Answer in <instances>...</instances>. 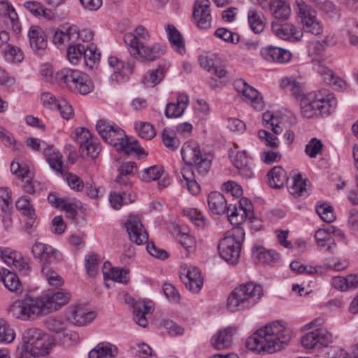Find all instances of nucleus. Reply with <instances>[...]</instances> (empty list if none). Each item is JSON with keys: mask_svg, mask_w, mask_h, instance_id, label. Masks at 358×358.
Listing matches in <instances>:
<instances>
[{"mask_svg": "<svg viewBox=\"0 0 358 358\" xmlns=\"http://www.w3.org/2000/svg\"><path fill=\"white\" fill-rule=\"evenodd\" d=\"M135 129L143 138L150 140L155 136L153 127L148 122H137L135 123Z\"/></svg>", "mask_w": 358, "mask_h": 358, "instance_id": "nucleus-55", "label": "nucleus"}, {"mask_svg": "<svg viewBox=\"0 0 358 358\" xmlns=\"http://www.w3.org/2000/svg\"><path fill=\"white\" fill-rule=\"evenodd\" d=\"M324 322V319L319 317L304 326L306 329H313L301 338V344L305 348L312 349L317 345L327 346L332 343V334L323 327Z\"/></svg>", "mask_w": 358, "mask_h": 358, "instance_id": "nucleus-7", "label": "nucleus"}, {"mask_svg": "<svg viewBox=\"0 0 358 358\" xmlns=\"http://www.w3.org/2000/svg\"><path fill=\"white\" fill-rule=\"evenodd\" d=\"M336 100L327 90L310 93L300 101L301 114L305 117L327 116L335 108Z\"/></svg>", "mask_w": 358, "mask_h": 358, "instance_id": "nucleus-4", "label": "nucleus"}, {"mask_svg": "<svg viewBox=\"0 0 358 358\" xmlns=\"http://www.w3.org/2000/svg\"><path fill=\"white\" fill-rule=\"evenodd\" d=\"M20 178L24 182L23 185L24 190L29 194H34L36 192V185L38 183L36 180H33L34 173L32 171H24L20 174Z\"/></svg>", "mask_w": 358, "mask_h": 358, "instance_id": "nucleus-58", "label": "nucleus"}, {"mask_svg": "<svg viewBox=\"0 0 358 358\" xmlns=\"http://www.w3.org/2000/svg\"><path fill=\"white\" fill-rule=\"evenodd\" d=\"M85 46L80 43L69 46L67 50V57L73 64H76L78 60L83 57Z\"/></svg>", "mask_w": 358, "mask_h": 358, "instance_id": "nucleus-57", "label": "nucleus"}, {"mask_svg": "<svg viewBox=\"0 0 358 358\" xmlns=\"http://www.w3.org/2000/svg\"><path fill=\"white\" fill-rule=\"evenodd\" d=\"M307 180L303 179L300 173L295 174L292 178V183L288 187L289 193L294 196H300L307 192Z\"/></svg>", "mask_w": 358, "mask_h": 358, "instance_id": "nucleus-41", "label": "nucleus"}, {"mask_svg": "<svg viewBox=\"0 0 358 358\" xmlns=\"http://www.w3.org/2000/svg\"><path fill=\"white\" fill-rule=\"evenodd\" d=\"M245 231L237 227L227 231L220 241L217 248L220 257L231 264H236L240 257Z\"/></svg>", "mask_w": 358, "mask_h": 358, "instance_id": "nucleus-6", "label": "nucleus"}, {"mask_svg": "<svg viewBox=\"0 0 358 358\" xmlns=\"http://www.w3.org/2000/svg\"><path fill=\"white\" fill-rule=\"evenodd\" d=\"M15 338L14 329L3 320L0 319V343H11Z\"/></svg>", "mask_w": 358, "mask_h": 358, "instance_id": "nucleus-45", "label": "nucleus"}, {"mask_svg": "<svg viewBox=\"0 0 358 358\" xmlns=\"http://www.w3.org/2000/svg\"><path fill=\"white\" fill-rule=\"evenodd\" d=\"M0 22L15 34L21 31V24L14 7L6 0L0 1Z\"/></svg>", "mask_w": 358, "mask_h": 358, "instance_id": "nucleus-14", "label": "nucleus"}, {"mask_svg": "<svg viewBox=\"0 0 358 358\" xmlns=\"http://www.w3.org/2000/svg\"><path fill=\"white\" fill-rule=\"evenodd\" d=\"M324 147L322 141L317 138H312L305 146V153L310 158H315Z\"/></svg>", "mask_w": 358, "mask_h": 358, "instance_id": "nucleus-54", "label": "nucleus"}, {"mask_svg": "<svg viewBox=\"0 0 358 358\" xmlns=\"http://www.w3.org/2000/svg\"><path fill=\"white\" fill-rule=\"evenodd\" d=\"M181 155L185 165L181 170L180 178L182 186L187 187L194 195L200 192V186L196 180L194 170L199 176H204L209 171L211 160L202 155L199 144L195 141H187L182 147Z\"/></svg>", "mask_w": 358, "mask_h": 358, "instance_id": "nucleus-3", "label": "nucleus"}, {"mask_svg": "<svg viewBox=\"0 0 358 358\" xmlns=\"http://www.w3.org/2000/svg\"><path fill=\"white\" fill-rule=\"evenodd\" d=\"M108 132L104 141L113 146L117 152L125 155L134 153L138 155L144 152L143 149L137 141H131L125 134L124 131L120 127L114 126L108 130Z\"/></svg>", "mask_w": 358, "mask_h": 358, "instance_id": "nucleus-9", "label": "nucleus"}, {"mask_svg": "<svg viewBox=\"0 0 358 358\" xmlns=\"http://www.w3.org/2000/svg\"><path fill=\"white\" fill-rule=\"evenodd\" d=\"M22 340V353L29 354L35 357L49 353L51 342L49 336L41 329L29 328L24 330Z\"/></svg>", "mask_w": 358, "mask_h": 358, "instance_id": "nucleus-5", "label": "nucleus"}, {"mask_svg": "<svg viewBox=\"0 0 358 358\" xmlns=\"http://www.w3.org/2000/svg\"><path fill=\"white\" fill-rule=\"evenodd\" d=\"M169 64L163 62L156 69L149 70L145 75L143 83L147 87H153L160 83L166 76Z\"/></svg>", "mask_w": 358, "mask_h": 358, "instance_id": "nucleus-27", "label": "nucleus"}, {"mask_svg": "<svg viewBox=\"0 0 358 358\" xmlns=\"http://www.w3.org/2000/svg\"><path fill=\"white\" fill-rule=\"evenodd\" d=\"M189 97L185 94H179L177 102H171L166 105L165 115L169 117H178L181 116L187 108Z\"/></svg>", "mask_w": 358, "mask_h": 358, "instance_id": "nucleus-31", "label": "nucleus"}, {"mask_svg": "<svg viewBox=\"0 0 358 358\" xmlns=\"http://www.w3.org/2000/svg\"><path fill=\"white\" fill-rule=\"evenodd\" d=\"M271 30L278 38L291 41H299L303 36L301 30L291 23H279L273 22Z\"/></svg>", "mask_w": 358, "mask_h": 358, "instance_id": "nucleus-20", "label": "nucleus"}, {"mask_svg": "<svg viewBox=\"0 0 358 358\" xmlns=\"http://www.w3.org/2000/svg\"><path fill=\"white\" fill-rule=\"evenodd\" d=\"M96 317V313L85 303H73L66 310V320L78 327L90 324Z\"/></svg>", "mask_w": 358, "mask_h": 358, "instance_id": "nucleus-10", "label": "nucleus"}, {"mask_svg": "<svg viewBox=\"0 0 358 358\" xmlns=\"http://www.w3.org/2000/svg\"><path fill=\"white\" fill-rule=\"evenodd\" d=\"M318 71L322 76L325 83L331 85H335L338 87H343L345 85V82L338 78L332 70L327 66H321L319 67Z\"/></svg>", "mask_w": 358, "mask_h": 358, "instance_id": "nucleus-43", "label": "nucleus"}, {"mask_svg": "<svg viewBox=\"0 0 358 358\" xmlns=\"http://www.w3.org/2000/svg\"><path fill=\"white\" fill-rule=\"evenodd\" d=\"M262 296L263 292H230L227 307L231 311L249 308L255 305Z\"/></svg>", "mask_w": 358, "mask_h": 358, "instance_id": "nucleus-12", "label": "nucleus"}, {"mask_svg": "<svg viewBox=\"0 0 358 358\" xmlns=\"http://www.w3.org/2000/svg\"><path fill=\"white\" fill-rule=\"evenodd\" d=\"M193 17L199 29H207L210 27L212 17L209 0H196L194 4Z\"/></svg>", "mask_w": 358, "mask_h": 358, "instance_id": "nucleus-17", "label": "nucleus"}, {"mask_svg": "<svg viewBox=\"0 0 358 358\" xmlns=\"http://www.w3.org/2000/svg\"><path fill=\"white\" fill-rule=\"evenodd\" d=\"M268 8L271 15L278 20H287L291 13L289 5L285 0H270Z\"/></svg>", "mask_w": 358, "mask_h": 358, "instance_id": "nucleus-32", "label": "nucleus"}, {"mask_svg": "<svg viewBox=\"0 0 358 358\" xmlns=\"http://www.w3.org/2000/svg\"><path fill=\"white\" fill-rule=\"evenodd\" d=\"M125 226L131 241L139 245L148 243V234L139 220L129 217L125 222Z\"/></svg>", "mask_w": 358, "mask_h": 358, "instance_id": "nucleus-21", "label": "nucleus"}, {"mask_svg": "<svg viewBox=\"0 0 358 358\" xmlns=\"http://www.w3.org/2000/svg\"><path fill=\"white\" fill-rule=\"evenodd\" d=\"M71 138L80 145H85L88 143L93 138L90 131L84 127L76 128L71 135Z\"/></svg>", "mask_w": 358, "mask_h": 358, "instance_id": "nucleus-49", "label": "nucleus"}, {"mask_svg": "<svg viewBox=\"0 0 358 358\" xmlns=\"http://www.w3.org/2000/svg\"><path fill=\"white\" fill-rule=\"evenodd\" d=\"M291 339V331L281 320L273 321L257 330L245 342L253 352L273 353L285 348Z\"/></svg>", "mask_w": 358, "mask_h": 358, "instance_id": "nucleus-2", "label": "nucleus"}, {"mask_svg": "<svg viewBox=\"0 0 358 358\" xmlns=\"http://www.w3.org/2000/svg\"><path fill=\"white\" fill-rule=\"evenodd\" d=\"M184 271L185 273H181L180 279L187 289L200 290L202 288L203 280L199 270L196 267L189 266L186 271L184 268Z\"/></svg>", "mask_w": 358, "mask_h": 358, "instance_id": "nucleus-26", "label": "nucleus"}, {"mask_svg": "<svg viewBox=\"0 0 358 358\" xmlns=\"http://www.w3.org/2000/svg\"><path fill=\"white\" fill-rule=\"evenodd\" d=\"M47 328L55 333H61L65 331L66 324L60 319L50 317L45 321Z\"/></svg>", "mask_w": 358, "mask_h": 358, "instance_id": "nucleus-63", "label": "nucleus"}, {"mask_svg": "<svg viewBox=\"0 0 358 358\" xmlns=\"http://www.w3.org/2000/svg\"><path fill=\"white\" fill-rule=\"evenodd\" d=\"M81 155L83 157H89L92 159H96L101 151L100 143L92 138L88 143L85 145H81V149H80Z\"/></svg>", "mask_w": 358, "mask_h": 358, "instance_id": "nucleus-47", "label": "nucleus"}, {"mask_svg": "<svg viewBox=\"0 0 358 358\" xmlns=\"http://www.w3.org/2000/svg\"><path fill=\"white\" fill-rule=\"evenodd\" d=\"M28 36L30 46L34 52L43 50L47 48L45 34L41 27L31 26L28 31Z\"/></svg>", "mask_w": 358, "mask_h": 358, "instance_id": "nucleus-29", "label": "nucleus"}, {"mask_svg": "<svg viewBox=\"0 0 358 358\" xmlns=\"http://www.w3.org/2000/svg\"><path fill=\"white\" fill-rule=\"evenodd\" d=\"M233 329L227 327L218 331L211 338V344L217 350L228 349L232 345Z\"/></svg>", "mask_w": 358, "mask_h": 358, "instance_id": "nucleus-28", "label": "nucleus"}, {"mask_svg": "<svg viewBox=\"0 0 358 358\" xmlns=\"http://www.w3.org/2000/svg\"><path fill=\"white\" fill-rule=\"evenodd\" d=\"M117 299L134 308V320L137 324L143 328L148 326V317L155 308L152 300L144 299L136 301L128 292H120Z\"/></svg>", "mask_w": 358, "mask_h": 358, "instance_id": "nucleus-8", "label": "nucleus"}, {"mask_svg": "<svg viewBox=\"0 0 358 358\" xmlns=\"http://www.w3.org/2000/svg\"><path fill=\"white\" fill-rule=\"evenodd\" d=\"M231 162L243 178H250L252 176L253 172L248 165V159L245 151L237 152L236 155L231 157Z\"/></svg>", "mask_w": 358, "mask_h": 358, "instance_id": "nucleus-35", "label": "nucleus"}, {"mask_svg": "<svg viewBox=\"0 0 358 358\" xmlns=\"http://www.w3.org/2000/svg\"><path fill=\"white\" fill-rule=\"evenodd\" d=\"M269 185L273 188H281L287 183L288 176L281 166H275L268 173Z\"/></svg>", "mask_w": 358, "mask_h": 358, "instance_id": "nucleus-36", "label": "nucleus"}, {"mask_svg": "<svg viewBox=\"0 0 358 358\" xmlns=\"http://www.w3.org/2000/svg\"><path fill=\"white\" fill-rule=\"evenodd\" d=\"M234 87L238 92L241 93L248 101H250L255 109L262 110L264 108V103L262 98L259 96V92L250 86L244 80H236Z\"/></svg>", "mask_w": 358, "mask_h": 358, "instance_id": "nucleus-19", "label": "nucleus"}, {"mask_svg": "<svg viewBox=\"0 0 358 358\" xmlns=\"http://www.w3.org/2000/svg\"><path fill=\"white\" fill-rule=\"evenodd\" d=\"M228 217L231 224L238 225L242 224L247 219L252 220L254 217H250L248 215L247 212L243 210L240 211L239 208L234 206L231 213H229Z\"/></svg>", "mask_w": 358, "mask_h": 358, "instance_id": "nucleus-56", "label": "nucleus"}, {"mask_svg": "<svg viewBox=\"0 0 358 358\" xmlns=\"http://www.w3.org/2000/svg\"><path fill=\"white\" fill-rule=\"evenodd\" d=\"M214 36L227 43L236 44L240 41V36L237 33L231 31L230 30L220 27L215 30Z\"/></svg>", "mask_w": 358, "mask_h": 358, "instance_id": "nucleus-50", "label": "nucleus"}, {"mask_svg": "<svg viewBox=\"0 0 358 358\" xmlns=\"http://www.w3.org/2000/svg\"><path fill=\"white\" fill-rule=\"evenodd\" d=\"M42 273L45 275L50 285L58 287L63 285L64 280L62 278L57 274L55 271H52L51 268L43 266Z\"/></svg>", "mask_w": 358, "mask_h": 358, "instance_id": "nucleus-59", "label": "nucleus"}, {"mask_svg": "<svg viewBox=\"0 0 358 358\" xmlns=\"http://www.w3.org/2000/svg\"><path fill=\"white\" fill-rule=\"evenodd\" d=\"M299 17L303 31L313 35H320L323 31V26L316 17V12L303 1H297Z\"/></svg>", "mask_w": 358, "mask_h": 358, "instance_id": "nucleus-11", "label": "nucleus"}, {"mask_svg": "<svg viewBox=\"0 0 358 358\" xmlns=\"http://www.w3.org/2000/svg\"><path fill=\"white\" fill-rule=\"evenodd\" d=\"M260 53L268 62L284 64L292 59V54L289 50L273 45L262 48Z\"/></svg>", "mask_w": 358, "mask_h": 358, "instance_id": "nucleus-22", "label": "nucleus"}, {"mask_svg": "<svg viewBox=\"0 0 358 358\" xmlns=\"http://www.w3.org/2000/svg\"><path fill=\"white\" fill-rule=\"evenodd\" d=\"M4 57L7 61L21 62L24 59V54L20 48L9 44L4 49Z\"/></svg>", "mask_w": 358, "mask_h": 358, "instance_id": "nucleus-52", "label": "nucleus"}, {"mask_svg": "<svg viewBox=\"0 0 358 358\" xmlns=\"http://www.w3.org/2000/svg\"><path fill=\"white\" fill-rule=\"evenodd\" d=\"M102 273L105 287L112 288V284L119 282L126 284L129 281V272L127 269L113 267L109 262H104L102 266Z\"/></svg>", "mask_w": 358, "mask_h": 358, "instance_id": "nucleus-16", "label": "nucleus"}, {"mask_svg": "<svg viewBox=\"0 0 358 358\" xmlns=\"http://www.w3.org/2000/svg\"><path fill=\"white\" fill-rule=\"evenodd\" d=\"M130 349L133 353L141 358H148L152 355V349L146 343H135L130 345Z\"/></svg>", "mask_w": 358, "mask_h": 358, "instance_id": "nucleus-61", "label": "nucleus"}, {"mask_svg": "<svg viewBox=\"0 0 358 358\" xmlns=\"http://www.w3.org/2000/svg\"><path fill=\"white\" fill-rule=\"evenodd\" d=\"M208 205L210 210L215 215L229 213L231 206H228L224 196L218 192H212L208 196Z\"/></svg>", "mask_w": 358, "mask_h": 358, "instance_id": "nucleus-25", "label": "nucleus"}, {"mask_svg": "<svg viewBox=\"0 0 358 358\" xmlns=\"http://www.w3.org/2000/svg\"><path fill=\"white\" fill-rule=\"evenodd\" d=\"M150 34L148 30L143 25L137 26L133 33H127L124 36V41L127 49L138 47L144 41H150Z\"/></svg>", "mask_w": 358, "mask_h": 358, "instance_id": "nucleus-23", "label": "nucleus"}, {"mask_svg": "<svg viewBox=\"0 0 358 358\" xmlns=\"http://www.w3.org/2000/svg\"><path fill=\"white\" fill-rule=\"evenodd\" d=\"M45 250L44 253H43L39 259H41L43 264V266L49 267V265L55 263L57 260L59 252L50 245L48 248H45Z\"/></svg>", "mask_w": 358, "mask_h": 358, "instance_id": "nucleus-60", "label": "nucleus"}, {"mask_svg": "<svg viewBox=\"0 0 358 358\" xmlns=\"http://www.w3.org/2000/svg\"><path fill=\"white\" fill-rule=\"evenodd\" d=\"M248 20L251 30L257 34H261L265 29V17L255 10L248 13Z\"/></svg>", "mask_w": 358, "mask_h": 358, "instance_id": "nucleus-39", "label": "nucleus"}, {"mask_svg": "<svg viewBox=\"0 0 358 358\" xmlns=\"http://www.w3.org/2000/svg\"><path fill=\"white\" fill-rule=\"evenodd\" d=\"M184 215L187 217L195 225L201 227L205 224V217L202 213L194 208L183 210Z\"/></svg>", "mask_w": 358, "mask_h": 358, "instance_id": "nucleus-62", "label": "nucleus"}, {"mask_svg": "<svg viewBox=\"0 0 358 358\" xmlns=\"http://www.w3.org/2000/svg\"><path fill=\"white\" fill-rule=\"evenodd\" d=\"M1 280L8 291H22V284L17 275L10 271H5L2 275Z\"/></svg>", "mask_w": 358, "mask_h": 358, "instance_id": "nucleus-42", "label": "nucleus"}, {"mask_svg": "<svg viewBox=\"0 0 358 358\" xmlns=\"http://www.w3.org/2000/svg\"><path fill=\"white\" fill-rule=\"evenodd\" d=\"M164 170L162 167L158 166H152L147 169H144L140 175L141 180L146 182L157 180L162 176Z\"/></svg>", "mask_w": 358, "mask_h": 358, "instance_id": "nucleus-48", "label": "nucleus"}, {"mask_svg": "<svg viewBox=\"0 0 358 358\" xmlns=\"http://www.w3.org/2000/svg\"><path fill=\"white\" fill-rule=\"evenodd\" d=\"M73 90H77L81 94H87L94 90V84L90 76L83 72L78 71Z\"/></svg>", "mask_w": 358, "mask_h": 358, "instance_id": "nucleus-38", "label": "nucleus"}, {"mask_svg": "<svg viewBox=\"0 0 358 358\" xmlns=\"http://www.w3.org/2000/svg\"><path fill=\"white\" fill-rule=\"evenodd\" d=\"M258 136L260 139L264 141V143L266 146H268L271 148H277L279 146L278 138L268 131L261 129L258 132Z\"/></svg>", "mask_w": 358, "mask_h": 358, "instance_id": "nucleus-64", "label": "nucleus"}, {"mask_svg": "<svg viewBox=\"0 0 358 358\" xmlns=\"http://www.w3.org/2000/svg\"><path fill=\"white\" fill-rule=\"evenodd\" d=\"M78 71L71 69H63L55 73L54 76L55 81L62 87H66L71 90H73V83H75Z\"/></svg>", "mask_w": 358, "mask_h": 358, "instance_id": "nucleus-34", "label": "nucleus"}, {"mask_svg": "<svg viewBox=\"0 0 358 358\" xmlns=\"http://www.w3.org/2000/svg\"><path fill=\"white\" fill-rule=\"evenodd\" d=\"M83 57L86 66H89L90 69H92L94 65L96 62H99L101 55L99 52H97L96 45L94 44H90L85 48Z\"/></svg>", "mask_w": 358, "mask_h": 358, "instance_id": "nucleus-46", "label": "nucleus"}, {"mask_svg": "<svg viewBox=\"0 0 358 358\" xmlns=\"http://www.w3.org/2000/svg\"><path fill=\"white\" fill-rule=\"evenodd\" d=\"M43 154L45 155L50 166L57 173H62L63 162L62 155L59 152H55L49 145H47L43 149Z\"/></svg>", "mask_w": 358, "mask_h": 358, "instance_id": "nucleus-40", "label": "nucleus"}, {"mask_svg": "<svg viewBox=\"0 0 358 358\" xmlns=\"http://www.w3.org/2000/svg\"><path fill=\"white\" fill-rule=\"evenodd\" d=\"M117 348L109 343H99L89 352V358H113L117 355Z\"/></svg>", "mask_w": 358, "mask_h": 358, "instance_id": "nucleus-33", "label": "nucleus"}, {"mask_svg": "<svg viewBox=\"0 0 358 358\" xmlns=\"http://www.w3.org/2000/svg\"><path fill=\"white\" fill-rule=\"evenodd\" d=\"M336 234H340V232L336 231L334 226H329L327 229H317L315 234L317 247L325 252L333 253L336 248L333 237Z\"/></svg>", "mask_w": 358, "mask_h": 358, "instance_id": "nucleus-18", "label": "nucleus"}, {"mask_svg": "<svg viewBox=\"0 0 358 358\" xmlns=\"http://www.w3.org/2000/svg\"><path fill=\"white\" fill-rule=\"evenodd\" d=\"M162 137L163 143L169 150L174 151L180 146V141L176 138L173 131L164 129Z\"/></svg>", "mask_w": 358, "mask_h": 358, "instance_id": "nucleus-51", "label": "nucleus"}, {"mask_svg": "<svg viewBox=\"0 0 358 358\" xmlns=\"http://www.w3.org/2000/svg\"><path fill=\"white\" fill-rule=\"evenodd\" d=\"M165 30L172 48L183 55L185 52V40L180 32L174 25L170 24L166 25Z\"/></svg>", "mask_w": 358, "mask_h": 358, "instance_id": "nucleus-30", "label": "nucleus"}, {"mask_svg": "<svg viewBox=\"0 0 358 358\" xmlns=\"http://www.w3.org/2000/svg\"><path fill=\"white\" fill-rule=\"evenodd\" d=\"M252 257L255 261L271 264L279 259V254L273 250H266L263 247H254Z\"/></svg>", "mask_w": 358, "mask_h": 358, "instance_id": "nucleus-37", "label": "nucleus"}, {"mask_svg": "<svg viewBox=\"0 0 358 358\" xmlns=\"http://www.w3.org/2000/svg\"><path fill=\"white\" fill-rule=\"evenodd\" d=\"M134 58L143 61L153 62L165 53V46L159 43L146 45L145 43L128 50Z\"/></svg>", "mask_w": 358, "mask_h": 358, "instance_id": "nucleus-13", "label": "nucleus"}, {"mask_svg": "<svg viewBox=\"0 0 358 358\" xmlns=\"http://www.w3.org/2000/svg\"><path fill=\"white\" fill-rule=\"evenodd\" d=\"M78 39V28L76 26L69 27L64 30L57 31L53 36V42L59 48L61 46L72 45Z\"/></svg>", "mask_w": 358, "mask_h": 358, "instance_id": "nucleus-24", "label": "nucleus"}, {"mask_svg": "<svg viewBox=\"0 0 358 358\" xmlns=\"http://www.w3.org/2000/svg\"><path fill=\"white\" fill-rule=\"evenodd\" d=\"M262 121L264 125L267 128L272 130L275 134L282 133V128L279 125L278 119L273 116L270 112H266L262 115Z\"/></svg>", "mask_w": 358, "mask_h": 358, "instance_id": "nucleus-53", "label": "nucleus"}, {"mask_svg": "<svg viewBox=\"0 0 358 358\" xmlns=\"http://www.w3.org/2000/svg\"><path fill=\"white\" fill-rule=\"evenodd\" d=\"M100 264V256L92 252L86 255L85 259V266L87 273L90 277H95L99 271Z\"/></svg>", "mask_w": 358, "mask_h": 358, "instance_id": "nucleus-44", "label": "nucleus"}, {"mask_svg": "<svg viewBox=\"0 0 358 358\" xmlns=\"http://www.w3.org/2000/svg\"><path fill=\"white\" fill-rule=\"evenodd\" d=\"M71 299V292H45L36 297L27 295L22 299L13 301L8 312L16 319L29 320L36 316L58 310L66 305Z\"/></svg>", "mask_w": 358, "mask_h": 358, "instance_id": "nucleus-1", "label": "nucleus"}, {"mask_svg": "<svg viewBox=\"0 0 358 358\" xmlns=\"http://www.w3.org/2000/svg\"><path fill=\"white\" fill-rule=\"evenodd\" d=\"M0 257L9 266H14L22 275H28L31 271L29 263L21 254L10 248H0Z\"/></svg>", "mask_w": 358, "mask_h": 358, "instance_id": "nucleus-15", "label": "nucleus"}]
</instances>
